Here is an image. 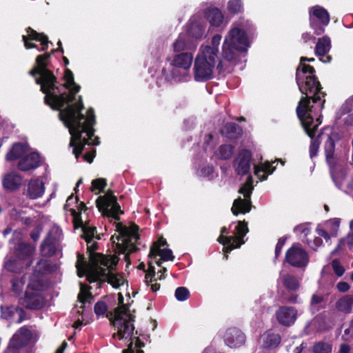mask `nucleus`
Masks as SVG:
<instances>
[{
	"instance_id": "obj_1",
	"label": "nucleus",
	"mask_w": 353,
	"mask_h": 353,
	"mask_svg": "<svg viewBox=\"0 0 353 353\" xmlns=\"http://www.w3.org/2000/svg\"><path fill=\"white\" fill-rule=\"evenodd\" d=\"M50 57V54L38 56L36 65L30 74L41 85L46 103L53 110H60L59 118L69 130L70 145L73 148L72 152L77 159L85 145L99 144V138L94 137V111L90 108L85 115L81 113L83 108L81 97L79 96L78 100L75 99L80 86L75 83L70 70H65L64 84L58 85L56 77L46 68Z\"/></svg>"
},
{
	"instance_id": "obj_2",
	"label": "nucleus",
	"mask_w": 353,
	"mask_h": 353,
	"mask_svg": "<svg viewBox=\"0 0 353 353\" xmlns=\"http://www.w3.org/2000/svg\"><path fill=\"white\" fill-rule=\"evenodd\" d=\"M305 61L313 62L314 58L301 57L300 63L296 69V82L300 92L305 94L300 100L296 108V112L301 121L303 127L312 139L310 145V158L317 155L320 142L319 139H314L315 131L321 123V111L323 108L325 99L324 93L321 91L319 82L316 80L313 67Z\"/></svg>"
},
{
	"instance_id": "obj_3",
	"label": "nucleus",
	"mask_w": 353,
	"mask_h": 353,
	"mask_svg": "<svg viewBox=\"0 0 353 353\" xmlns=\"http://www.w3.org/2000/svg\"><path fill=\"white\" fill-rule=\"evenodd\" d=\"M96 204L103 215L114 220L116 232L112 236L111 241L115 252L125 254V259L127 260L128 254L136 250V243L139 239L137 225H132L128 228L118 221L123 211L112 192L109 191L105 195L99 196Z\"/></svg>"
},
{
	"instance_id": "obj_4",
	"label": "nucleus",
	"mask_w": 353,
	"mask_h": 353,
	"mask_svg": "<svg viewBox=\"0 0 353 353\" xmlns=\"http://www.w3.org/2000/svg\"><path fill=\"white\" fill-rule=\"evenodd\" d=\"M119 259L117 256L97 255L91 256V263L84 261L81 255L78 256L76 268L79 276H85L90 283L108 282L114 288H119L126 284L123 274L113 270Z\"/></svg>"
},
{
	"instance_id": "obj_5",
	"label": "nucleus",
	"mask_w": 353,
	"mask_h": 353,
	"mask_svg": "<svg viewBox=\"0 0 353 353\" xmlns=\"http://www.w3.org/2000/svg\"><path fill=\"white\" fill-rule=\"evenodd\" d=\"M252 22L245 18L234 21L225 35L222 46V58L217 65L220 71L230 72L226 62L234 65L239 60V53L246 52L250 47L249 36L254 30Z\"/></svg>"
},
{
	"instance_id": "obj_6",
	"label": "nucleus",
	"mask_w": 353,
	"mask_h": 353,
	"mask_svg": "<svg viewBox=\"0 0 353 353\" xmlns=\"http://www.w3.org/2000/svg\"><path fill=\"white\" fill-rule=\"evenodd\" d=\"M118 295L119 305L113 312L109 314V319L116 331L113 336L117 337L119 340L128 339L131 340L128 349L123 350V353H143L142 350L137 349L141 347V343L137 341L135 347H133L132 341L134 330L133 325L134 310H130V306L124 303V299L121 293H119Z\"/></svg>"
},
{
	"instance_id": "obj_7",
	"label": "nucleus",
	"mask_w": 353,
	"mask_h": 353,
	"mask_svg": "<svg viewBox=\"0 0 353 353\" xmlns=\"http://www.w3.org/2000/svg\"><path fill=\"white\" fill-rule=\"evenodd\" d=\"M221 39V35L216 34L212 39L211 46H200L194 65L195 81H205L212 78Z\"/></svg>"
},
{
	"instance_id": "obj_8",
	"label": "nucleus",
	"mask_w": 353,
	"mask_h": 353,
	"mask_svg": "<svg viewBox=\"0 0 353 353\" xmlns=\"http://www.w3.org/2000/svg\"><path fill=\"white\" fill-rule=\"evenodd\" d=\"M193 59L192 52H175L168 58V61L172 69L169 71L163 69V75L170 82L188 81L191 77L190 69L192 67Z\"/></svg>"
},
{
	"instance_id": "obj_9",
	"label": "nucleus",
	"mask_w": 353,
	"mask_h": 353,
	"mask_svg": "<svg viewBox=\"0 0 353 353\" xmlns=\"http://www.w3.org/2000/svg\"><path fill=\"white\" fill-rule=\"evenodd\" d=\"M232 230V235L229 236H225L224 234L226 232V228L221 229V234L218 239L220 243L223 245V252L225 253V259H228V253L235 248H239L242 244L245 243L243 237L248 232L247 223L244 221H239L236 224L230 226Z\"/></svg>"
},
{
	"instance_id": "obj_10",
	"label": "nucleus",
	"mask_w": 353,
	"mask_h": 353,
	"mask_svg": "<svg viewBox=\"0 0 353 353\" xmlns=\"http://www.w3.org/2000/svg\"><path fill=\"white\" fill-rule=\"evenodd\" d=\"M85 205L83 203H80L77 206L78 212L74 208H69L68 211L73 217V223L75 228H81L82 229V236L87 242V249L89 252L90 261L88 263H91V256L101 255L99 253H94L93 251L96 249L97 245L95 242L92 241V239L94 236L96 228L90 227L85 223L81 219V213L84 210Z\"/></svg>"
},
{
	"instance_id": "obj_11",
	"label": "nucleus",
	"mask_w": 353,
	"mask_h": 353,
	"mask_svg": "<svg viewBox=\"0 0 353 353\" xmlns=\"http://www.w3.org/2000/svg\"><path fill=\"white\" fill-rule=\"evenodd\" d=\"M34 248L28 244L21 243L17 249V258L6 257L4 262V268L12 272L21 271L23 265L28 266L31 264L30 258L34 253Z\"/></svg>"
},
{
	"instance_id": "obj_12",
	"label": "nucleus",
	"mask_w": 353,
	"mask_h": 353,
	"mask_svg": "<svg viewBox=\"0 0 353 353\" xmlns=\"http://www.w3.org/2000/svg\"><path fill=\"white\" fill-rule=\"evenodd\" d=\"M92 288V287H90ZM90 288L86 285L81 283L80 292L78 295V303L76 305L77 313L81 316L74 322L73 327L75 329L80 327L83 324L88 323L89 321L87 319L88 314L86 309L90 307L92 296L89 292Z\"/></svg>"
},
{
	"instance_id": "obj_13",
	"label": "nucleus",
	"mask_w": 353,
	"mask_h": 353,
	"mask_svg": "<svg viewBox=\"0 0 353 353\" xmlns=\"http://www.w3.org/2000/svg\"><path fill=\"white\" fill-rule=\"evenodd\" d=\"M253 179L249 176L243 185L239 189V192L244 196V199L238 198L234 200L232 207V213L245 214L250 212L251 209L250 194L253 190Z\"/></svg>"
},
{
	"instance_id": "obj_14",
	"label": "nucleus",
	"mask_w": 353,
	"mask_h": 353,
	"mask_svg": "<svg viewBox=\"0 0 353 353\" xmlns=\"http://www.w3.org/2000/svg\"><path fill=\"white\" fill-rule=\"evenodd\" d=\"M183 31L197 43L207 36L205 21L199 15H194L190 18Z\"/></svg>"
},
{
	"instance_id": "obj_15",
	"label": "nucleus",
	"mask_w": 353,
	"mask_h": 353,
	"mask_svg": "<svg viewBox=\"0 0 353 353\" xmlns=\"http://www.w3.org/2000/svg\"><path fill=\"white\" fill-rule=\"evenodd\" d=\"M341 219L332 218L319 223L316 232L328 241L332 237H336L340 231Z\"/></svg>"
},
{
	"instance_id": "obj_16",
	"label": "nucleus",
	"mask_w": 353,
	"mask_h": 353,
	"mask_svg": "<svg viewBox=\"0 0 353 353\" xmlns=\"http://www.w3.org/2000/svg\"><path fill=\"white\" fill-rule=\"evenodd\" d=\"M166 245V241L163 238H160L157 242H154L150 248L149 257L150 261H154L158 266H161L160 260L172 261L174 256L170 249L162 248Z\"/></svg>"
},
{
	"instance_id": "obj_17",
	"label": "nucleus",
	"mask_w": 353,
	"mask_h": 353,
	"mask_svg": "<svg viewBox=\"0 0 353 353\" xmlns=\"http://www.w3.org/2000/svg\"><path fill=\"white\" fill-rule=\"evenodd\" d=\"M310 25L314 30L317 35L322 34L324 32V28L319 27L315 28L314 24L316 21H319L323 26H326L330 22V14L328 12L320 6H314L310 8Z\"/></svg>"
},
{
	"instance_id": "obj_18",
	"label": "nucleus",
	"mask_w": 353,
	"mask_h": 353,
	"mask_svg": "<svg viewBox=\"0 0 353 353\" xmlns=\"http://www.w3.org/2000/svg\"><path fill=\"white\" fill-rule=\"evenodd\" d=\"M37 339L36 333H32L29 329L23 327L19 330L10 339L9 347L19 348L30 343H34Z\"/></svg>"
},
{
	"instance_id": "obj_19",
	"label": "nucleus",
	"mask_w": 353,
	"mask_h": 353,
	"mask_svg": "<svg viewBox=\"0 0 353 353\" xmlns=\"http://www.w3.org/2000/svg\"><path fill=\"white\" fill-rule=\"evenodd\" d=\"M285 259L291 265L298 268L305 267L309 262L306 251L296 245H293L288 250Z\"/></svg>"
},
{
	"instance_id": "obj_20",
	"label": "nucleus",
	"mask_w": 353,
	"mask_h": 353,
	"mask_svg": "<svg viewBox=\"0 0 353 353\" xmlns=\"http://www.w3.org/2000/svg\"><path fill=\"white\" fill-rule=\"evenodd\" d=\"M225 344L230 348H239L246 342L244 333L236 327H230L225 330L223 334Z\"/></svg>"
},
{
	"instance_id": "obj_21",
	"label": "nucleus",
	"mask_w": 353,
	"mask_h": 353,
	"mask_svg": "<svg viewBox=\"0 0 353 353\" xmlns=\"http://www.w3.org/2000/svg\"><path fill=\"white\" fill-rule=\"evenodd\" d=\"M198 43L191 39L184 31L181 32L172 44L174 52H192L196 49Z\"/></svg>"
},
{
	"instance_id": "obj_22",
	"label": "nucleus",
	"mask_w": 353,
	"mask_h": 353,
	"mask_svg": "<svg viewBox=\"0 0 353 353\" xmlns=\"http://www.w3.org/2000/svg\"><path fill=\"white\" fill-rule=\"evenodd\" d=\"M62 237V231L58 226H53L47 238L41 245V252L43 255L50 256L54 254L56 243Z\"/></svg>"
},
{
	"instance_id": "obj_23",
	"label": "nucleus",
	"mask_w": 353,
	"mask_h": 353,
	"mask_svg": "<svg viewBox=\"0 0 353 353\" xmlns=\"http://www.w3.org/2000/svg\"><path fill=\"white\" fill-rule=\"evenodd\" d=\"M275 316L281 325L289 327L295 323L297 318V311L292 307L282 306L276 310Z\"/></svg>"
},
{
	"instance_id": "obj_24",
	"label": "nucleus",
	"mask_w": 353,
	"mask_h": 353,
	"mask_svg": "<svg viewBox=\"0 0 353 353\" xmlns=\"http://www.w3.org/2000/svg\"><path fill=\"white\" fill-rule=\"evenodd\" d=\"M251 159V152L248 150H243L238 154L234 164L235 171L238 174L244 175L249 172Z\"/></svg>"
},
{
	"instance_id": "obj_25",
	"label": "nucleus",
	"mask_w": 353,
	"mask_h": 353,
	"mask_svg": "<svg viewBox=\"0 0 353 353\" xmlns=\"http://www.w3.org/2000/svg\"><path fill=\"white\" fill-rule=\"evenodd\" d=\"M22 39L24 43V46L27 49L36 47L34 44H32L30 43V41H40L42 46L41 50L43 51L46 50L48 48V44L49 43L48 37L43 34H39L37 32L31 28H28L26 29V34L22 36Z\"/></svg>"
},
{
	"instance_id": "obj_26",
	"label": "nucleus",
	"mask_w": 353,
	"mask_h": 353,
	"mask_svg": "<svg viewBox=\"0 0 353 353\" xmlns=\"http://www.w3.org/2000/svg\"><path fill=\"white\" fill-rule=\"evenodd\" d=\"M281 336L272 330L264 332L259 339V344L263 349H273L279 345Z\"/></svg>"
},
{
	"instance_id": "obj_27",
	"label": "nucleus",
	"mask_w": 353,
	"mask_h": 353,
	"mask_svg": "<svg viewBox=\"0 0 353 353\" xmlns=\"http://www.w3.org/2000/svg\"><path fill=\"white\" fill-rule=\"evenodd\" d=\"M22 304L28 308L37 310L44 305V299L39 292L26 291Z\"/></svg>"
},
{
	"instance_id": "obj_28",
	"label": "nucleus",
	"mask_w": 353,
	"mask_h": 353,
	"mask_svg": "<svg viewBox=\"0 0 353 353\" xmlns=\"http://www.w3.org/2000/svg\"><path fill=\"white\" fill-rule=\"evenodd\" d=\"M1 317L20 323L24 319L25 313L23 310L17 307H1Z\"/></svg>"
},
{
	"instance_id": "obj_29",
	"label": "nucleus",
	"mask_w": 353,
	"mask_h": 353,
	"mask_svg": "<svg viewBox=\"0 0 353 353\" xmlns=\"http://www.w3.org/2000/svg\"><path fill=\"white\" fill-rule=\"evenodd\" d=\"M45 192L44 182L39 179H34L28 184L27 195L31 199L41 197Z\"/></svg>"
},
{
	"instance_id": "obj_30",
	"label": "nucleus",
	"mask_w": 353,
	"mask_h": 353,
	"mask_svg": "<svg viewBox=\"0 0 353 353\" xmlns=\"http://www.w3.org/2000/svg\"><path fill=\"white\" fill-rule=\"evenodd\" d=\"M22 183V178L15 172H11L3 176L2 185L8 191H14L18 189Z\"/></svg>"
},
{
	"instance_id": "obj_31",
	"label": "nucleus",
	"mask_w": 353,
	"mask_h": 353,
	"mask_svg": "<svg viewBox=\"0 0 353 353\" xmlns=\"http://www.w3.org/2000/svg\"><path fill=\"white\" fill-rule=\"evenodd\" d=\"M331 49V41L330 37L327 36H325L321 39H319L317 41L316 48H315V53L318 57H324ZM330 57H327L325 59H323L320 58V60L325 62L328 63L330 61Z\"/></svg>"
},
{
	"instance_id": "obj_32",
	"label": "nucleus",
	"mask_w": 353,
	"mask_h": 353,
	"mask_svg": "<svg viewBox=\"0 0 353 353\" xmlns=\"http://www.w3.org/2000/svg\"><path fill=\"white\" fill-rule=\"evenodd\" d=\"M39 161L40 157L39 154L32 152L19 161L18 168L22 171H28L31 169H34L39 166Z\"/></svg>"
},
{
	"instance_id": "obj_33",
	"label": "nucleus",
	"mask_w": 353,
	"mask_h": 353,
	"mask_svg": "<svg viewBox=\"0 0 353 353\" xmlns=\"http://www.w3.org/2000/svg\"><path fill=\"white\" fill-rule=\"evenodd\" d=\"M205 14L206 19L212 26L220 27L223 24L224 15L219 8H210Z\"/></svg>"
},
{
	"instance_id": "obj_34",
	"label": "nucleus",
	"mask_w": 353,
	"mask_h": 353,
	"mask_svg": "<svg viewBox=\"0 0 353 353\" xmlns=\"http://www.w3.org/2000/svg\"><path fill=\"white\" fill-rule=\"evenodd\" d=\"M266 161L264 163L254 165V174L260 181H264L269 174H271L275 170V167H272V164Z\"/></svg>"
},
{
	"instance_id": "obj_35",
	"label": "nucleus",
	"mask_w": 353,
	"mask_h": 353,
	"mask_svg": "<svg viewBox=\"0 0 353 353\" xmlns=\"http://www.w3.org/2000/svg\"><path fill=\"white\" fill-rule=\"evenodd\" d=\"M28 150V145L25 143H14L6 154L8 161H14L22 157Z\"/></svg>"
},
{
	"instance_id": "obj_36",
	"label": "nucleus",
	"mask_w": 353,
	"mask_h": 353,
	"mask_svg": "<svg viewBox=\"0 0 353 353\" xmlns=\"http://www.w3.org/2000/svg\"><path fill=\"white\" fill-rule=\"evenodd\" d=\"M234 154V146L230 144L221 145L215 152L214 157L217 159L228 160L230 159Z\"/></svg>"
},
{
	"instance_id": "obj_37",
	"label": "nucleus",
	"mask_w": 353,
	"mask_h": 353,
	"mask_svg": "<svg viewBox=\"0 0 353 353\" xmlns=\"http://www.w3.org/2000/svg\"><path fill=\"white\" fill-rule=\"evenodd\" d=\"M353 307V296L347 295L339 299L336 303V309L344 313H349Z\"/></svg>"
},
{
	"instance_id": "obj_38",
	"label": "nucleus",
	"mask_w": 353,
	"mask_h": 353,
	"mask_svg": "<svg viewBox=\"0 0 353 353\" xmlns=\"http://www.w3.org/2000/svg\"><path fill=\"white\" fill-rule=\"evenodd\" d=\"M196 174L200 177L206 178L208 180H212L218 175L212 165L204 164L201 165L198 168Z\"/></svg>"
},
{
	"instance_id": "obj_39",
	"label": "nucleus",
	"mask_w": 353,
	"mask_h": 353,
	"mask_svg": "<svg viewBox=\"0 0 353 353\" xmlns=\"http://www.w3.org/2000/svg\"><path fill=\"white\" fill-rule=\"evenodd\" d=\"M280 281L290 290H296L299 288V281L292 275H283L280 278Z\"/></svg>"
},
{
	"instance_id": "obj_40",
	"label": "nucleus",
	"mask_w": 353,
	"mask_h": 353,
	"mask_svg": "<svg viewBox=\"0 0 353 353\" xmlns=\"http://www.w3.org/2000/svg\"><path fill=\"white\" fill-rule=\"evenodd\" d=\"M227 11L232 14H237L243 11L242 0H229L227 3Z\"/></svg>"
},
{
	"instance_id": "obj_41",
	"label": "nucleus",
	"mask_w": 353,
	"mask_h": 353,
	"mask_svg": "<svg viewBox=\"0 0 353 353\" xmlns=\"http://www.w3.org/2000/svg\"><path fill=\"white\" fill-rule=\"evenodd\" d=\"M44 288V285L39 276H33L30 278L26 291L32 292H39Z\"/></svg>"
},
{
	"instance_id": "obj_42",
	"label": "nucleus",
	"mask_w": 353,
	"mask_h": 353,
	"mask_svg": "<svg viewBox=\"0 0 353 353\" xmlns=\"http://www.w3.org/2000/svg\"><path fill=\"white\" fill-rule=\"evenodd\" d=\"M345 245L353 247V220L350 222V232L345 237L339 239L337 248L342 249Z\"/></svg>"
},
{
	"instance_id": "obj_43",
	"label": "nucleus",
	"mask_w": 353,
	"mask_h": 353,
	"mask_svg": "<svg viewBox=\"0 0 353 353\" xmlns=\"http://www.w3.org/2000/svg\"><path fill=\"white\" fill-rule=\"evenodd\" d=\"M106 180L103 178L94 179L92 181L91 191L99 194L106 186Z\"/></svg>"
},
{
	"instance_id": "obj_44",
	"label": "nucleus",
	"mask_w": 353,
	"mask_h": 353,
	"mask_svg": "<svg viewBox=\"0 0 353 353\" xmlns=\"http://www.w3.org/2000/svg\"><path fill=\"white\" fill-rule=\"evenodd\" d=\"M313 352L314 353H331L332 345L328 343L320 341L313 346Z\"/></svg>"
},
{
	"instance_id": "obj_45",
	"label": "nucleus",
	"mask_w": 353,
	"mask_h": 353,
	"mask_svg": "<svg viewBox=\"0 0 353 353\" xmlns=\"http://www.w3.org/2000/svg\"><path fill=\"white\" fill-rule=\"evenodd\" d=\"M325 152L327 161L330 163V160L332 159L334 152V142L330 136L327 137V140L325 145Z\"/></svg>"
},
{
	"instance_id": "obj_46",
	"label": "nucleus",
	"mask_w": 353,
	"mask_h": 353,
	"mask_svg": "<svg viewBox=\"0 0 353 353\" xmlns=\"http://www.w3.org/2000/svg\"><path fill=\"white\" fill-rule=\"evenodd\" d=\"M174 295L179 301H184L189 298L190 292L185 287H179L176 289Z\"/></svg>"
},
{
	"instance_id": "obj_47",
	"label": "nucleus",
	"mask_w": 353,
	"mask_h": 353,
	"mask_svg": "<svg viewBox=\"0 0 353 353\" xmlns=\"http://www.w3.org/2000/svg\"><path fill=\"white\" fill-rule=\"evenodd\" d=\"M308 245L314 250H316L323 244V241L319 236H310L307 239Z\"/></svg>"
},
{
	"instance_id": "obj_48",
	"label": "nucleus",
	"mask_w": 353,
	"mask_h": 353,
	"mask_svg": "<svg viewBox=\"0 0 353 353\" xmlns=\"http://www.w3.org/2000/svg\"><path fill=\"white\" fill-rule=\"evenodd\" d=\"M239 131V128L237 125L234 123H228L225 125L224 128L221 130L222 134H225L230 138H233L232 134V132Z\"/></svg>"
},
{
	"instance_id": "obj_49",
	"label": "nucleus",
	"mask_w": 353,
	"mask_h": 353,
	"mask_svg": "<svg viewBox=\"0 0 353 353\" xmlns=\"http://www.w3.org/2000/svg\"><path fill=\"white\" fill-rule=\"evenodd\" d=\"M344 341H350L353 340V319L350 322L348 326L345 329L342 336Z\"/></svg>"
},
{
	"instance_id": "obj_50",
	"label": "nucleus",
	"mask_w": 353,
	"mask_h": 353,
	"mask_svg": "<svg viewBox=\"0 0 353 353\" xmlns=\"http://www.w3.org/2000/svg\"><path fill=\"white\" fill-rule=\"evenodd\" d=\"M148 263H149V270H148V272L145 274V283L147 285H149L150 283H152L153 277L155 275L154 268L152 265V261H150Z\"/></svg>"
},
{
	"instance_id": "obj_51",
	"label": "nucleus",
	"mask_w": 353,
	"mask_h": 353,
	"mask_svg": "<svg viewBox=\"0 0 353 353\" xmlns=\"http://www.w3.org/2000/svg\"><path fill=\"white\" fill-rule=\"evenodd\" d=\"M24 286V281L23 279H14L12 281V290L17 293L19 294L22 291Z\"/></svg>"
},
{
	"instance_id": "obj_52",
	"label": "nucleus",
	"mask_w": 353,
	"mask_h": 353,
	"mask_svg": "<svg viewBox=\"0 0 353 353\" xmlns=\"http://www.w3.org/2000/svg\"><path fill=\"white\" fill-rule=\"evenodd\" d=\"M107 310V305L103 301H98L94 305V312L97 315H103Z\"/></svg>"
},
{
	"instance_id": "obj_53",
	"label": "nucleus",
	"mask_w": 353,
	"mask_h": 353,
	"mask_svg": "<svg viewBox=\"0 0 353 353\" xmlns=\"http://www.w3.org/2000/svg\"><path fill=\"white\" fill-rule=\"evenodd\" d=\"M332 267L334 273L338 276H341L343 274L345 269L338 261H333L332 263Z\"/></svg>"
},
{
	"instance_id": "obj_54",
	"label": "nucleus",
	"mask_w": 353,
	"mask_h": 353,
	"mask_svg": "<svg viewBox=\"0 0 353 353\" xmlns=\"http://www.w3.org/2000/svg\"><path fill=\"white\" fill-rule=\"evenodd\" d=\"M39 265L44 268L42 271L43 273L50 272L56 269V265L51 264L49 261H41Z\"/></svg>"
},
{
	"instance_id": "obj_55",
	"label": "nucleus",
	"mask_w": 353,
	"mask_h": 353,
	"mask_svg": "<svg viewBox=\"0 0 353 353\" xmlns=\"http://www.w3.org/2000/svg\"><path fill=\"white\" fill-rule=\"evenodd\" d=\"M204 143L207 150L208 148H212L216 143V140L213 135L208 134L205 137Z\"/></svg>"
},
{
	"instance_id": "obj_56",
	"label": "nucleus",
	"mask_w": 353,
	"mask_h": 353,
	"mask_svg": "<svg viewBox=\"0 0 353 353\" xmlns=\"http://www.w3.org/2000/svg\"><path fill=\"white\" fill-rule=\"evenodd\" d=\"M336 288L339 291L341 292H347L350 289V285L345 281H340L337 285Z\"/></svg>"
},
{
	"instance_id": "obj_57",
	"label": "nucleus",
	"mask_w": 353,
	"mask_h": 353,
	"mask_svg": "<svg viewBox=\"0 0 353 353\" xmlns=\"http://www.w3.org/2000/svg\"><path fill=\"white\" fill-rule=\"evenodd\" d=\"M323 301V298L321 296L314 294L311 300V305L314 307L316 305L321 303Z\"/></svg>"
},
{
	"instance_id": "obj_58",
	"label": "nucleus",
	"mask_w": 353,
	"mask_h": 353,
	"mask_svg": "<svg viewBox=\"0 0 353 353\" xmlns=\"http://www.w3.org/2000/svg\"><path fill=\"white\" fill-rule=\"evenodd\" d=\"M284 243H285L284 240H281V239L279 240V242L277 243V244L276 245V248H275L276 256H278L280 254Z\"/></svg>"
},
{
	"instance_id": "obj_59",
	"label": "nucleus",
	"mask_w": 353,
	"mask_h": 353,
	"mask_svg": "<svg viewBox=\"0 0 353 353\" xmlns=\"http://www.w3.org/2000/svg\"><path fill=\"white\" fill-rule=\"evenodd\" d=\"M77 203V199L73 197L72 195L70 196L66 201V203L65 205V209L67 210L68 208H70L73 203Z\"/></svg>"
},
{
	"instance_id": "obj_60",
	"label": "nucleus",
	"mask_w": 353,
	"mask_h": 353,
	"mask_svg": "<svg viewBox=\"0 0 353 353\" xmlns=\"http://www.w3.org/2000/svg\"><path fill=\"white\" fill-rule=\"evenodd\" d=\"M331 175L336 185L340 188L342 185L341 180L338 178V176L334 173L332 169L331 170Z\"/></svg>"
},
{
	"instance_id": "obj_61",
	"label": "nucleus",
	"mask_w": 353,
	"mask_h": 353,
	"mask_svg": "<svg viewBox=\"0 0 353 353\" xmlns=\"http://www.w3.org/2000/svg\"><path fill=\"white\" fill-rule=\"evenodd\" d=\"M350 347L349 345L346 343L341 344L340 349H339V353H350Z\"/></svg>"
},
{
	"instance_id": "obj_62",
	"label": "nucleus",
	"mask_w": 353,
	"mask_h": 353,
	"mask_svg": "<svg viewBox=\"0 0 353 353\" xmlns=\"http://www.w3.org/2000/svg\"><path fill=\"white\" fill-rule=\"evenodd\" d=\"M94 152L95 151H92V152L87 153L84 155V159L88 163H91L93 160V158L94 157Z\"/></svg>"
},
{
	"instance_id": "obj_63",
	"label": "nucleus",
	"mask_w": 353,
	"mask_h": 353,
	"mask_svg": "<svg viewBox=\"0 0 353 353\" xmlns=\"http://www.w3.org/2000/svg\"><path fill=\"white\" fill-rule=\"evenodd\" d=\"M67 344L66 343H63L61 347H59L55 353H63V351L66 347Z\"/></svg>"
},
{
	"instance_id": "obj_64",
	"label": "nucleus",
	"mask_w": 353,
	"mask_h": 353,
	"mask_svg": "<svg viewBox=\"0 0 353 353\" xmlns=\"http://www.w3.org/2000/svg\"><path fill=\"white\" fill-rule=\"evenodd\" d=\"M160 288V285L157 283H151V289L153 292H157V290H159Z\"/></svg>"
}]
</instances>
